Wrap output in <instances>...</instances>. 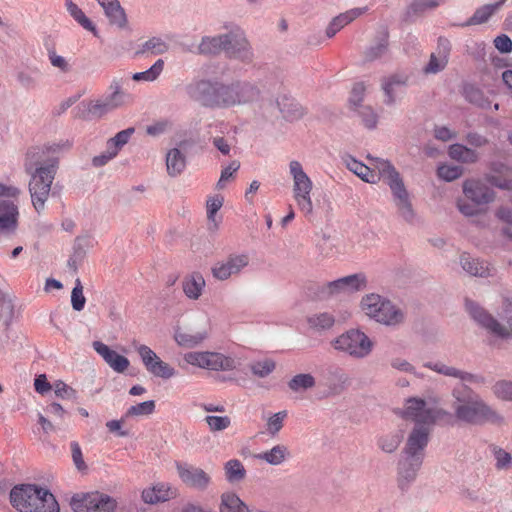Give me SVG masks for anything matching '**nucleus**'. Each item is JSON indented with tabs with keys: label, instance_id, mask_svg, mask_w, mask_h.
I'll use <instances>...</instances> for the list:
<instances>
[{
	"label": "nucleus",
	"instance_id": "nucleus-62",
	"mask_svg": "<svg viewBox=\"0 0 512 512\" xmlns=\"http://www.w3.org/2000/svg\"><path fill=\"white\" fill-rule=\"evenodd\" d=\"M223 201V197L219 195L211 197L207 200V218L210 222H214L215 227L218 225L215 221V215L222 207Z\"/></svg>",
	"mask_w": 512,
	"mask_h": 512
},
{
	"label": "nucleus",
	"instance_id": "nucleus-36",
	"mask_svg": "<svg viewBox=\"0 0 512 512\" xmlns=\"http://www.w3.org/2000/svg\"><path fill=\"white\" fill-rule=\"evenodd\" d=\"M205 287V279L200 273H193L183 281V291L190 299H198Z\"/></svg>",
	"mask_w": 512,
	"mask_h": 512
},
{
	"label": "nucleus",
	"instance_id": "nucleus-46",
	"mask_svg": "<svg viewBox=\"0 0 512 512\" xmlns=\"http://www.w3.org/2000/svg\"><path fill=\"white\" fill-rule=\"evenodd\" d=\"M384 302L385 300L382 299L380 295L369 294L363 297L361 301V308L367 316L372 318L377 310H380Z\"/></svg>",
	"mask_w": 512,
	"mask_h": 512
},
{
	"label": "nucleus",
	"instance_id": "nucleus-26",
	"mask_svg": "<svg viewBox=\"0 0 512 512\" xmlns=\"http://www.w3.org/2000/svg\"><path fill=\"white\" fill-rule=\"evenodd\" d=\"M97 2L104 9L105 15L112 25L119 28H124L127 25L126 13L118 0H97Z\"/></svg>",
	"mask_w": 512,
	"mask_h": 512
},
{
	"label": "nucleus",
	"instance_id": "nucleus-63",
	"mask_svg": "<svg viewBox=\"0 0 512 512\" xmlns=\"http://www.w3.org/2000/svg\"><path fill=\"white\" fill-rule=\"evenodd\" d=\"M39 73L37 69L22 70L18 72L17 79L20 84L26 88H34L36 86V75Z\"/></svg>",
	"mask_w": 512,
	"mask_h": 512
},
{
	"label": "nucleus",
	"instance_id": "nucleus-56",
	"mask_svg": "<svg viewBox=\"0 0 512 512\" xmlns=\"http://www.w3.org/2000/svg\"><path fill=\"white\" fill-rule=\"evenodd\" d=\"M437 174L445 181H453L463 174V169L457 165H441L438 167Z\"/></svg>",
	"mask_w": 512,
	"mask_h": 512
},
{
	"label": "nucleus",
	"instance_id": "nucleus-22",
	"mask_svg": "<svg viewBox=\"0 0 512 512\" xmlns=\"http://www.w3.org/2000/svg\"><path fill=\"white\" fill-rule=\"evenodd\" d=\"M407 77L404 75H392L383 79L382 89L385 93V103L394 104L406 92Z\"/></svg>",
	"mask_w": 512,
	"mask_h": 512
},
{
	"label": "nucleus",
	"instance_id": "nucleus-15",
	"mask_svg": "<svg viewBox=\"0 0 512 512\" xmlns=\"http://www.w3.org/2000/svg\"><path fill=\"white\" fill-rule=\"evenodd\" d=\"M219 82L194 80L185 87L188 97L206 107H216Z\"/></svg>",
	"mask_w": 512,
	"mask_h": 512
},
{
	"label": "nucleus",
	"instance_id": "nucleus-17",
	"mask_svg": "<svg viewBox=\"0 0 512 512\" xmlns=\"http://www.w3.org/2000/svg\"><path fill=\"white\" fill-rule=\"evenodd\" d=\"M37 485L21 484L10 491V503L19 512H41L32 500L36 496Z\"/></svg>",
	"mask_w": 512,
	"mask_h": 512
},
{
	"label": "nucleus",
	"instance_id": "nucleus-52",
	"mask_svg": "<svg viewBox=\"0 0 512 512\" xmlns=\"http://www.w3.org/2000/svg\"><path fill=\"white\" fill-rule=\"evenodd\" d=\"M289 388L293 391H300L312 388L315 379L311 374H298L289 381Z\"/></svg>",
	"mask_w": 512,
	"mask_h": 512
},
{
	"label": "nucleus",
	"instance_id": "nucleus-9",
	"mask_svg": "<svg viewBox=\"0 0 512 512\" xmlns=\"http://www.w3.org/2000/svg\"><path fill=\"white\" fill-rule=\"evenodd\" d=\"M70 506L74 512H116L118 502L106 493L92 491L75 494Z\"/></svg>",
	"mask_w": 512,
	"mask_h": 512
},
{
	"label": "nucleus",
	"instance_id": "nucleus-51",
	"mask_svg": "<svg viewBox=\"0 0 512 512\" xmlns=\"http://www.w3.org/2000/svg\"><path fill=\"white\" fill-rule=\"evenodd\" d=\"M70 449H71V458H72L73 464L76 467V470L80 474L86 475L89 471V467L84 460V456H83L81 447L78 444V442H71Z\"/></svg>",
	"mask_w": 512,
	"mask_h": 512
},
{
	"label": "nucleus",
	"instance_id": "nucleus-47",
	"mask_svg": "<svg viewBox=\"0 0 512 512\" xmlns=\"http://www.w3.org/2000/svg\"><path fill=\"white\" fill-rule=\"evenodd\" d=\"M387 48H388V33L386 31H383L379 41L367 49V51L365 52V57L367 60L373 61V60L383 56L386 53Z\"/></svg>",
	"mask_w": 512,
	"mask_h": 512
},
{
	"label": "nucleus",
	"instance_id": "nucleus-5",
	"mask_svg": "<svg viewBox=\"0 0 512 512\" xmlns=\"http://www.w3.org/2000/svg\"><path fill=\"white\" fill-rule=\"evenodd\" d=\"M464 199L457 201L459 211L465 216H474L487 210L495 194L492 189L479 180L469 179L463 183Z\"/></svg>",
	"mask_w": 512,
	"mask_h": 512
},
{
	"label": "nucleus",
	"instance_id": "nucleus-31",
	"mask_svg": "<svg viewBox=\"0 0 512 512\" xmlns=\"http://www.w3.org/2000/svg\"><path fill=\"white\" fill-rule=\"evenodd\" d=\"M462 268L470 275L487 277L490 275V267L487 263L472 258L469 254L464 253L460 257Z\"/></svg>",
	"mask_w": 512,
	"mask_h": 512
},
{
	"label": "nucleus",
	"instance_id": "nucleus-42",
	"mask_svg": "<svg viewBox=\"0 0 512 512\" xmlns=\"http://www.w3.org/2000/svg\"><path fill=\"white\" fill-rule=\"evenodd\" d=\"M226 479L231 482H239L246 476L244 465L238 459H231L224 465Z\"/></svg>",
	"mask_w": 512,
	"mask_h": 512
},
{
	"label": "nucleus",
	"instance_id": "nucleus-28",
	"mask_svg": "<svg viewBox=\"0 0 512 512\" xmlns=\"http://www.w3.org/2000/svg\"><path fill=\"white\" fill-rule=\"evenodd\" d=\"M422 457L409 458L406 457L399 464V483L402 487L414 480L422 465Z\"/></svg>",
	"mask_w": 512,
	"mask_h": 512
},
{
	"label": "nucleus",
	"instance_id": "nucleus-37",
	"mask_svg": "<svg viewBox=\"0 0 512 512\" xmlns=\"http://www.w3.org/2000/svg\"><path fill=\"white\" fill-rule=\"evenodd\" d=\"M166 166L170 176L175 177L181 174L186 167L184 154L177 148L171 149L166 156Z\"/></svg>",
	"mask_w": 512,
	"mask_h": 512
},
{
	"label": "nucleus",
	"instance_id": "nucleus-4",
	"mask_svg": "<svg viewBox=\"0 0 512 512\" xmlns=\"http://www.w3.org/2000/svg\"><path fill=\"white\" fill-rule=\"evenodd\" d=\"M466 309L470 316L483 328L499 337L512 336V298H504L502 309L498 313L504 324L499 323L494 317L478 304L466 300Z\"/></svg>",
	"mask_w": 512,
	"mask_h": 512
},
{
	"label": "nucleus",
	"instance_id": "nucleus-18",
	"mask_svg": "<svg viewBox=\"0 0 512 512\" xmlns=\"http://www.w3.org/2000/svg\"><path fill=\"white\" fill-rule=\"evenodd\" d=\"M429 435L430 427L424 425H416L407 439L404 451L405 456L409 458H423V451L428 444Z\"/></svg>",
	"mask_w": 512,
	"mask_h": 512
},
{
	"label": "nucleus",
	"instance_id": "nucleus-41",
	"mask_svg": "<svg viewBox=\"0 0 512 512\" xmlns=\"http://www.w3.org/2000/svg\"><path fill=\"white\" fill-rule=\"evenodd\" d=\"M220 512H250L243 501L233 493L222 495Z\"/></svg>",
	"mask_w": 512,
	"mask_h": 512
},
{
	"label": "nucleus",
	"instance_id": "nucleus-43",
	"mask_svg": "<svg viewBox=\"0 0 512 512\" xmlns=\"http://www.w3.org/2000/svg\"><path fill=\"white\" fill-rule=\"evenodd\" d=\"M66 8L79 25H81L84 29L91 31L95 36H97L96 27L76 4L72 2H66Z\"/></svg>",
	"mask_w": 512,
	"mask_h": 512
},
{
	"label": "nucleus",
	"instance_id": "nucleus-53",
	"mask_svg": "<svg viewBox=\"0 0 512 512\" xmlns=\"http://www.w3.org/2000/svg\"><path fill=\"white\" fill-rule=\"evenodd\" d=\"M368 11L367 7H357L352 8L350 10H347L344 13L339 14L338 16L334 17L336 22L342 27V29L353 22L355 19L359 18L363 14H365Z\"/></svg>",
	"mask_w": 512,
	"mask_h": 512
},
{
	"label": "nucleus",
	"instance_id": "nucleus-23",
	"mask_svg": "<svg viewBox=\"0 0 512 512\" xmlns=\"http://www.w3.org/2000/svg\"><path fill=\"white\" fill-rule=\"evenodd\" d=\"M229 42L226 47V53L230 57L247 59L250 56V45L244 33L236 29L227 34Z\"/></svg>",
	"mask_w": 512,
	"mask_h": 512
},
{
	"label": "nucleus",
	"instance_id": "nucleus-49",
	"mask_svg": "<svg viewBox=\"0 0 512 512\" xmlns=\"http://www.w3.org/2000/svg\"><path fill=\"white\" fill-rule=\"evenodd\" d=\"M134 132L135 129L133 127H129L118 132L114 137L107 141L108 147H111L118 154L119 151L129 142Z\"/></svg>",
	"mask_w": 512,
	"mask_h": 512
},
{
	"label": "nucleus",
	"instance_id": "nucleus-13",
	"mask_svg": "<svg viewBox=\"0 0 512 512\" xmlns=\"http://www.w3.org/2000/svg\"><path fill=\"white\" fill-rule=\"evenodd\" d=\"M134 350L138 353L146 370L155 377L169 379L176 374L175 369L160 357L147 345L133 343Z\"/></svg>",
	"mask_w": 512,
	"mask_h": 512
},
{
	"label": "nucleus",
	"instance_id": "nucleus-64",
	"mask_svg": "<svg viewBox=\"0 0 512 512\" xmlns=\"http://www.w3.org/2000/svg\"><path fill=\"white\" fill-rule=\"evenodd\" d=\"M365 91L366 87L364 83L359 82L354 84L349 98L350 104H352L355 107L359 106L364 99Z\"/></svg>",
	"mask_w": 512,
	"mask_h": 512
},
{
	"label": "nucleus",
	"instance_id": "nucleus-57",
	"mask_svg": "<svg viewBox=\"0 0 512 512\" xmlns=\"http://www.w3.org/2000/svg\"><path fill=\"white\" fill-rule=\"evenodd\" d=\"M205 421L213 432L225 430L231 425L228 416H206Z\"/></svg>",
	"mask_w": 512,
	"mask_h": 512
},
{
	"label": "nucleus",
	"instance_id": "nucleus-59",
	"mask_svg": "<svg viewBox=\"0 0 512 512\" xmlns=\"http://www.w3.org/2000/svg\"><path fill=\"white\" fill-rule=\"evenodd\" d=\"M287 417V411H280L271 416L267 421V431L271 435H276L283 427V422Z\"/></svg>",
	"mask_w": 512,
	"mask_h": 512
},
{
	"label": "nucleus",
	"instance_id": "nucleus-20",
	"mask_svg": "<svg viewBox=\"0 0 512 512\" xmlns=\"http://www.w3.org/2000/svg\"><path fill=\"white\" fill-rule=\"evenodd\" d=\"M365 286V276L363 274H353L329 282L325 286L324 292L329 295H333L340 292H354L364 289Z\"/></svg>",
	"mask_w": 512,
	"mask_h": 512
},
{
	"label": "nucleus",
	"instance_id": "nucleus-27",
	"mask_svg": "<svg viewBox=\"0 0 512 512\" xmlns=\"http://www.w3.org/2000/svg\"><path fill=\"white\" fill-rule=\"evenodd\" d=\"M290 457L289 449L284 444L274 445L271 449L254 455V458L272 466L283 464Z\"/></svg>",
	"mask_w": 512,
	"mask_h": 512
},
{
	"label": "nucleus",
	"instance_id": "nucleus-34",
	"mask_svg": "<svg viewBox=\"0 0 512 512\" xmlns=\"http://www.w3.org/2000/svg\"><path fill=\"white\" fill-rule=\"evenodd\" d=\"M506 0H500L493 4H486L479 7L472 17H470L463 26L480 25L489 20V18L505 3Z\"/></svg>",
	"mask_w": 512,
	"mask_h": 512
},
{
	"label": "nucleus",
	"instance_id": "nucleus-6",
	"mask_svg": "<svg viewBox=\"0 0 512 512\" xmlns=\"http://www.w3.org/2000/svg\"><path fill=\"white\" fill-rule=\"evenodd\" d=\"M289 173L293 180V198L298 209L306 218L310 219L313 215V202L311 198L313 182L299 161L293 160L289 163Z\"/></svg>",
	"mask_w": 512,
	"mask_h": 512
},
{
	"label": "nucleus",
	"instance_id": "nucleus-30",
	"mask_svg": "<svg viewBox=\"0 0 512 512\" xmlns=\"http://www.w3.org/2000/svg\"><path fill=\"white\" fill-rule=\"evenodd\" d=\"M229 42L227 34L215 37H204L199 44L198 50L201 54L212 55L218 54L221 51L226 52V47Z\"/></svg>",
	"mask_w": 512,
	"mask_h": 512
},
{
	"label": "nucleus",
	"instance_id": "nucleus-21",
	"mask_svg": "<svg viewBox=\"0 0 512 512\" xmlns=\"http://www.w3.org/2000/svg\"><path fill=\"white\" fill-rule=\"evenodd\" d=\"M180 479L188 486L204 489L210 481L209 475L202 469L186 464H177Z\"/></svg>",
	"mask_w": 512,
	"mask_h": 512
},
{
	"label": "nucleus",
	"instance_id": "nucleus-25",
	"mask_svg": "<svg viewBox=\"0 0 512 512\" xmlns=\"http://www.w3.org/2000/svg\"><path fill=\"white\" fill-rule=\"evenodd\" d=\"M449 52V41L445 38L440 37L438 39L437 54H431L429 63L424 68L425 73H437L443 70L447 65Z\"/></svg>",
	"mask_w": 512,
	"mask_h": 512
},
{
	"label": "nucleus",
	"instance_id": "nucleus-54",
	"mask_svg": "<svg viewBox=\"0 0 512 512\" xmlns=\"http://www.w3.org/2000/svg\"><path fill=\"white\" fill-rule=\"evenodd\" d=\"M168 50V45L165 41L158 37H152L147 40L141 49V53L150 52L152 54H163Z\"/></svg>",
	"mask_w": 512,
	"mask_h": 512
},
{
	"label": "nucleus",
	"instance_id": "nucleus-14",
	"mask_svg": "<svg viewBox=\"0 0 512 512\" xmlns=\"http://www.w3.org/2000/svg\"><path fill=\"white\" fill-rule=\"evenodd\" d=\"M121 86V79H113L109 86L111 94L91 101L87 108L88 113L94 117H101L106 113L122 106L125 102V94L122 92Z\"/></svg>",
	"mask_w": 512,
	"mask_h": 512
},
{
	"label": "nucleus",
	"instance_id": "nucleus-16",
	"mask_svg": "<svg viewBox=\"0 0 512 512\" xmlns=\"http://www.w3.org/2000/svg\"><path fill=\"white\" fill-rule=\"evenodd\" d=\"M248 264L249 256L247 254H232L225 260L216 262L212 266L211 272L214 278L224 281L238 275Z\"/></svg>",
	"mask_w": 512,
	"mask_h": 512
},
{
	"label": "nucleus",
	"instance_id": "nucleus-3",
	"mask_svg": "<svg viewBox=\"0 0 512 512\" xmlns=\"http://www.w3.org/2000/svg\"><path fill=\"white\" fill-rule=\"evenodd\" d=\"M58 165L59 160L54 156L36 163L28 161L25 164L26 171L31 176L29 193L33 207L37 212H40V210L44 208Z\"/></svg>",
	"mask_w": 512,
	"mask_h": 512
},
{
	"label": "nucleus",
	"instance_id": "nucleus-2",
	"mask_svg": "<svg viewBox=\"0 0 512 512\" xmlns=\"http://www.w3.org/2000/svg\"><path fill=\"white\" fill-rule=\"evenodd\" d=\"M452 395L454 397L452 407L458 421L472 425L484 423L500 425L504 422L503 416L469 387L453 389Z\"/></svg>",
	"mask_w": 512,
	"mask_h": 512
},
{
	"label": "nucleus",
	"instance_id": "nucleus-7",
	"mask_svg": "<svg viewBox=\"0 0 512 512\" xmlns=\"http://www.w3.org/2000/svg\"><path fill=\"white\" fill-rule=\"evenodd\" d=\"M258 98L259 90L248 82L219 83L216 107L229 108L236 105H245L256 101Z\"/></svg>",
	"mask_w": 512,
	"mask_h": 512
},
{
	"label": "nucleus",
	"instance_id": "nucleus-61",
	"mask_svg": "<svg viewBox=\"0 0 512 512\" xmlns=\"http://www.w3.org/2000/svg\"><path fill=\"white\" fill-rule=\"evenodd\" d=\"M443 1L444 0H414L410 4L408 11L412 13H422L428 9L438 7Z\"/></svg>",
	"mask_w": 512,
	"mask_h": 512
},
{
	"label": "nucleus",
	"instance_id": "nucleus-32",
	"mask_svg": "<svg viewBox=\"0 0 512 512\" xmlns=\"http://www.w3.org/2000/svg\"><path fill=\"white\" fill-rule=\"evenodd\" d=\"M372 318L380 323L394 325L402 321L403 315L390 301L385 300Z\"/></svg>",
	"mask_w": 512,
	"mask_h": 512
},
{
	"label": "nucleus",
	"instance_id": "nucleus-12",
	"mask_svg": "<svg viewBox=\"0 0 512 512\" xmlns=\"http://www.w3.org/2000/svg\"><path fill=\"white\" fill-rule=\"evenodd\" d=\"M184 360L193 366L215 371H230L236 367L233 358L217 352H189L184 355Z\"/></svg>",
	"mask_w": 512,
	"mask_h": 512
},
{
	"label": "nucleus",
	"instance_id": "nucleus-55",
	"mask_svg": "<svg viewBox=\"0 0 512 512\" xmlns=\"http://www.w3.org/2000/svg\"><path fill=\"white\" fill-rule=\"evenodd\" d=\"M494 395L504 401H512V382L501 380L492 387Z\"/></svg>",
	"mask_w": 512,
	"mask_h": 512
},
{
	"label": "nucleus",
	"instance_id": "nucleus-35",
	"mask_svg": "<svg viewBox=\"0 0 512 512\" xmlns=\"http://www.w3.org/2000/svg\"><path fill=\"white\" fill-rule=\"evenodd\" d=\"M206 336L207 335L205 332H193L178 328L175 331L174 339L179 346L192 348L199 345L206 338Z\"/></svg>",
	"mask_w": 512,
	"mask_h": 512
},
{
	"label": "nucleus",
	"instance_id": "nucleus-48",
	"mask_svg": "<svg viewBox=\"0 0 512 512\" xmlns=\"http://www.w3.org/2000/svg\"><path fill=\"white\" fill-rule=\"evenodd\" d=\"M164 68V61L158 59L148 70L133 74L132 79L135 81H154L162 73Z\"/></svg>",
	"mask_w": 512,
	"mask_h": 512
},
{
	"label": "nucleus",
	"instance_id": "nucleus-24",
	"mask_svg": "<svg viewBox=\"0 0 512 512\" xmlns=\"http://www.w3.org/2000/svg\"><path fill=\"white\" fill-rule=\"evenodd\" d=\"M177 496V489L167 483H158L142 491V499L147 504L168 501Z\"/></svg>",
	"mask_w": 512,
	"mask_h": 512
},
{
	"label": "nucleus",
	"instance_id": "nucleus-19",
	"mask_svg": "<svg viewBox=\"0 0 512 512\" xmlns=\"http://www.w3.org/2000/svg\"><path fill=\"white\" fill-rule=\"evenodd\" d=\"M92 347L113 371L117 373H124L128 369L130 365L128 358L118 354L105 343L101 341H94L92 343Z\"/></svg>",
	"mask_w": 512,
	"mask_h": 512
},
{
	"label": "nucleus",
	"instance_id": "nucleus-1",
	"mask_svg": "<svg viewBox=\"0 0 512 512\" xmlns=\"http://www.w3.org/2000/svg\"><path fill=\"white\" fill-rule=\"evenodd\" d=\"M371 166H367L350 155L343 157L346 167L356 174L363 181L377 183L383 180L392 192L393 200L397 206L399 215L407 222L414 219V210L409 193L404 185L403 179L395 167L387 160L370 158Z\"/></svg>",
	"mask_w": 512,
	"mask_h": 512
},
{
	"label": "nucleus",
	"instance_id": "nucleus-29",
	"mask_svg": "<svg viewBox=\"0 0 512 512\" xmlns=\"http://www.w3.org/2000/svg\"><path fill=\"white\" fill-rule=\"evenodd\" d=\"M427 366L438 373L444 374L446 376L459 378L460 380L465 381V382L477 383V384L484 383V378L482 376L464 372V371L458 370L454 367H449V366L441 364V363H435L433 365L428 364Z\"/></svg>",
	"mask_w": 512,
	"mask_h": 512
},
{
	"label": "nucleus",
	"instance_id": "nucleus-44",
	"mask_svg": "<svg viewBox=\"0 0 512 512\" xmlns=\"http://www.w3.org/2000/svg\"><path fill=\"white\" fill-rule=\"evenodd\" d=\"M155 401L148 400L129 407L124 413V418L149 416L155 411Z\"/></svg>",
	"mask_w": 512,
	"mask_h": 512
},
{
	"label": "nucleus",
	"instance_id": "nucleus-33",
	"mask_svg": "<svg viewBox=\"0 0 512 512\" xmlns=\"http://www.w3.org/2000/svg\"><path fill=\"white\" fill-rule=\"evenodd\" d=\"M32 500L36 504L35 507L41 512H59L60 510L54 495L47 489L37 487L36 496Z\"/></svg>",
	"mask_w": 512,
	"mask_h": 512
},
{
	"label": "nucleus",
	"instance_id": "nucleus-58",
	"mask_svg": "<svg viewBox=\"0 0 512 512\" xmlns=\"http://www.w3.org/2000/svg\"><path fill=\"white\" fill-rule=\"evenodd\" d=\"M275 369V363L271 359H264L257 361L251 365L253 374L259 377H265L269 375Z\"/></svg>",
	"mask_w": 512,
	"mask_h": 512
},
{
	"label": "nucleus",
	"instance_id": "nucleus-38",
	"mask_svg": "<svg viewBox=\"0 0 512 512\" xmlns=\"http://www.w3.org/2000/svg\"><path fill=\"white\" fill-rule=\"evenodd\" d=\"M307 323L310 329L320 332L330 329L334 325L335 319L332 314L323 312L309 316Z\"/></svg>",
	"mask_w": 512,
	"mask_h": 512
},
{
	"label": "nucleus",
	"instance_id": "nucleus-39",
	"mask_svg": "<svg viewBox=\"0 0 512 512\" xmlns=\"http://www.w3.org/2000/svg\"><path fill=\"white\" fill-rule=\"evenodd\" d=\"M449 156L463 163H474L478 160V154L464 145L453 144L449 147Z\"/></svg>",
	"mask_w": 512,
	"mask_h": 512
},
{
	"label": "nucleus",
	"instance_id": "nucleus-11",
	"mask_svg": "<svg viewBox=\"0 0 512 512\" xmlns=\"http://www.w3.org/2000/svg\"><path fill=\"white\" fill-rule=\"evenodd\" d=\"M447 415V412L437 407H427L426 402L420 398H409L406 401L403 417L416 422V425L430 427L437 420Z\"/></svg>",
	"mask_w": 512,
	"mask_h": 512
},
{
	"label": "nucleus",
	"instance_id": "nucleus-50",
	"mask_svg": "<svg viewBox=\"0 0 512 512\" xmlns=\"http://www.w3.org/2000/svg\"><path fill=\"white\" fill-rule=\"evenodd\" d=\"M402 435L398 432L382 435L378 439V445L386 453L394 452L401 443Z\"/></svg>",
	"mask_w": 512,
	"mask_h": 512
},
{
	"label": "nucleus",
	"instance_id": "nucleus-40",
	"mask_svg": "<svg viewBox=\"0 0 512 512\" xmlns=\"http://www.w3.org/2000/svg\"><path fill=\"white\" fill-rule=\"evenodd\" d=\"M89 245L90 241L86 237H78L75 239L73 253L68 261L69 266L75 271L77 270V265L84 259Z\"/></svg>",
	"mask_w": 512,
	"mask_h": 512
},
{
	"label": "nucleus",
	"instance_id": "nucleus-8",
	"mask_svg": "<svg viewBox=\"0 0 512 512\" xmlns=\"http://www.w3.org/2000/svg\"><path fill=\"white\" fill-rule=\"evenodd\" d=\"M19 194V188L0 182V242L16 232L19 212L12 198Z\"/></svg>",
	"mask_w": 512,
	"mask_h": 512
},
{
	"label": "nucleus",
	"instance_id": "nucleus-10",
	"mask_svg": "<svg viewBox=\"0 0 512 512\" xmlns=\"http://www.w3.org/2000/svg\"><path fill=\"white\" fill-rule=\"evenodd\" d=\"M332 346L355 358H364L372 351L373 343L364 332L351 329L334 339Z\"/></svg>",
	"mask_w": 512,
	"mask_h": 512
},
{
	"label": "nucleus",
	"instance_id": "nucleus-45",
	"mask_svg": "<svg viewBox=\"0 0 512 512\" xmlns=\"http://www.w3.org/2000/svg\"><path fill=\"white\" fill-rule=\"evenodd\" d=\"M70 302L73 310L77 312H81L85 308L86 297L84 295V287L80 278L75 280V286L71 291Z\"/></svg>",
	"mask_w": 512,
	"mask_h": 512
},
{
	"label": "nucleus",
	"instance_id": "nucleus-60",
	"mask_svg": "<svg viewBox=\"0 0 512 512\" xmlns=\"http://www.w3.org/2000/svg\"><path fill=\"white\" fill-rule=\"evenodd\" d=\"M278 105L285 117L294 118L302 115V111L293 99L284 98L283 102H278Z\"/></svg>",
	"mask_w": 512,
	"mask_h": 512
}]
</instances>
